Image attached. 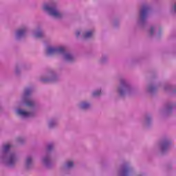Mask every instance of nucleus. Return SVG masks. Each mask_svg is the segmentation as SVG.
<instances>
[{"instance_id":"1","label":"nucleus","mask_w":176,"mask_h":176,"mask_svg":"<svg viewBox=\"0 0 176 176\" xmlns=\"http://www.w3.org/2000/svg\"><path fill=\"white\" fill-rule=\"evenodd\" d=\"M43 9L44 10L49 12L50 14L53 16V17H55V19H61L63 16V14L58 11L56 7H50L49 5L46 4L44 6Z\"/></svg>"},{"instance_id":"2","label":"nucleus","mask_w":176,"mask_h":176,"mask_svg":"<svg viewBox=\"0 0 176 176\" xmlns=\"http://www.w3.org/2000/svg\"><path fill=\"white\" fill-rule=\"evenodd\" d=\"M65 52V49L64 47H60L58 48L50 47L47 50V54H54L55 53H57V54H63Z\"/></svg>"},{"instance_id":"3","label":"nucleus","mask_w":176,"mask_h":176,"mask_svg":"<svg viewBox=\"0 0 176 176\" xmlns=\"http://www.w3.org/2000/svg\"><path fill=\"white\" fill-rule=\"evenodd\" d=\"M18 115H21V116H23V118H30L31 116V113H28L22 109L17 110Z\"/></svg>"},{"instance_id":"4","label":"nucleus","mask_w":176,"mask_h":176,"mask_svg":"<svg viewBox=\"0 0 176 176\" xmlns=\"http://www.w3.org/2000/svg\"><path fill=\"white\" fill-rule=\"evenodd\" d=\"M146 13H148V7L144 6L140 11V17L145 19L146 17Z\"/></svg>"},{"instance_id":"5","label":"nucleus","mask_w":176,"mask_h":176,"mask_svg":"<svg viewBox=\"0 0 176 176\" xmlns=\"http://www.w3.org/2000/svg\"><path fill=\"white\" fill-rule=\"evenodd\" d=\"M16 162V157L14 155H11L9 158L8 164L12 166Z\"/></svg>"},{"instance_id":"6","label":"nucleus","mask_w":176,"mask_h":176,"mask_svg":"<svg viewBox=\"0 0 176 176\" xmlns=\"http://www.w3.org/2000/svg\"><path fill=\"white\" fill-rule=\"evenodd\" d=\"M65 58L66 61H72L74 60V56L69 54H66L65 55Z\"/></svg>"},{"instance_id":"7","label":"nucleus","mask_w":176,"mask_h":176,"mask_svg":"<svg viewBox=\"0 0 176 176\" xmlns=\"http://www.w3.org/2000/svg\"><path fill=\"white\" fill-rule=\"evenodd\" d=\"M24 34H25V29H22V30H18L16 35L17 36L20 37V36H23Z\"/></svg>"},{"instance_id":"8","label":"nucleus","mask_w":176,"mask_h":176,"mask_svg":"<svg viewBox=\"0 0 176 176\" xmlns=\"http://www.w3.org/2000/svg\"><path fill=\"white\" fill-rule=\"evenodd\" d=\"M93 36V32H87L84 34V38H91Z\"/></svg>"},{"instance_id":"9","label":"nucleus","mask_w":176,"mask_h":176,"mask_svg":"<svg viewBox=\"0 0 176 176\" xmlns=\"http://www.w3.org/2000/svg\"><path fill=\"white\" fill-rule=\"evenodd\" d=\"M89 107H90V104H89L88 103H86V102H82L81 104L82 109H86L89 108Z\"/></svg>"},{"instance_id":"10","label":"nucleus","mask_w":176,"mask_h":176,"mask_svg":"<svg viewBox=\"0 0 176 176\" xmlns=\"http://www.w3.org/2000/svg\"><path fill=\"white\" fill-rule=\"evenodd\" d=\"M66 167L67 168H71V167H74V162L72 161H69L66 164Z\"/></svg>"},{"instance_id":"11","label":"nucleus","mask_w":176,"mask_h":176,"mask_svg":"<svg viewBox=\"0 0 176 176\" xmlns=\"http://www.w3.org/2000/svg\"><path fill=\"white\" fill-rule=\"evenodd\" d=\"M12 146H10V144H6L3 146V151L4 152H8V151H9V149H10Z\"/></svg>"},{"instance_id":"12","label":"nucleus","mask_w":176,"mask_h":176,"mask_svg":"<svg viewBox=\"0 0 176 176\" xmlns=\"http://www.w3.org/2000/svg\"><path fill=\"white\" fill-rule=\"evenodd\" d=\"M31 163H32V159H31V157H28L26 160V165L30 166Z\"/></svg>"},{"instance_id":"13","label":"nucleus","mask_w":176,"mask_h":176,"mask_svg":"<svg viewBox=\"0 0 176 176\" xmlns=\"http://www.w3.org/2000/svg\"><path fill=\"white\" fill-rule=\"evenodd\" d=\"M26 105L28 107H32V105H34V102H32V100H27Z\"/></svg>"},{"instance_id":"14","label":"nucleus","mask_w":176,"mask_h":176,"mask_svg":"<svg viewBox=\"0 0 176 176\" xmlns=\"http://www.w3.org/2000/svg\"><path fill=\"white\" fill-rule=\"evenodd\" d=\"M43 34L42 33V32H38L36 34V38H41L43 36Z\"/></svg>"},{"instance_id":"15","label":"nucleus","mask_w":176,"mask_h":176,"mask_svg":"<svg viewBox=\"0 0 176 176\" xmlns=\"http://www.w3.org/2000/svg\"><path fill=\"white\" fill-rule=\"evenodd\" d=\"M100 94H101V91H97L94 92L93 96L94 97L97 96H100Z\"/></svg>"},{"instance_id":"16","label":"nucleus","mask_w":176,"mask_h":176,"mask_svg":"<svg viewBox=\"0 0 176 176\" xmlns=\"http://www.w3.org/2000/svg\"><path fill=\"white\" fill-rule=\"evenodd\" d=\"M53 149V144H50L47 146V151H52Z\"/></svg>"},{"instance_id":"17","label":"nucleus","mask_w":176,"mask_h":176,"mask_svg":"<svg viewBox=\"0 0 176 176\" xmlns=\"http://www.w3.org/2000/svg\"><path fill=\"white\" fill-rule=\"evenodd\" d=\"M153 31H155V29L153 28H151V30H150L151 35H152L153 34Z\"/></svg>"},{"instance_id":"18","label":"nucleus","mask_w":176,"mask_h":176,"mask_svg":"<svg viewBox=\"0 0 176 176\" xmlns=\"http://www.w3.org/2000/svg\"><path fill=\"white\" fill-rule=\"evenodd\" d=\"M31 93V91H30V89H28L25 91V96H28V94Z\"/></svg>"},{"instance_id":"19","label":"nucleus","mask_w":176,"mask_h":176,"mask_svg":"<svg viewBox=\"0 0 176 176\" xmlns=\"http://www.w3.org/2000/svg\"><path fill=\"white\" fill-rule=\"evenodd\" d=\"M76 36H79V35H80V32H77L76 33Z\"/></svg>"},{"instance_id":"20","label":"nucleus","mask_w":176,"mask_h":176,"mask_svg":"<svg viewBox=\"0 0 176 176\" xmlns=\"http://www.w3.org/2000/svg\"><path fill=\"white\" fill-rule=\"evenodd\" d=\"M44 163H47V159L46 158L44 159Z\"/></svg>"},{"instance_id":"21","label":"nucleus","mask_w":176,"mask_h":176,"mask_svg":"<svg viewBox=\"0 0 176 176\" xmlns=\"http://www.w3.org/2000/svg\"><path fill=\"white\" fill-rule=\"evenodd\" d=\"M174 10H176V5L173 7Z\"/></svg>"},{"instance_id":"22","label":"nucleus","mask_w":176,"mask_h":176,"mask_svg":"<svg viewBox=\"0 0 176 176\" xmlns=\"http://www.w3.org/2000/svg\"><path fill=\"white\" fill-rule=\"evenodd\" d=\"M120 94H122V91H120Z\"/></svg>"},{"instance_id":"23","label":"nucleus","mask_w":176,"mask_h":176,"mask_svg":"<svg viewBox=\"0 0 176 176\" xmlns=\"http://www.w3.org/2000/svg\"><path fill=\"white\" fill-rule=\"evenodd\" d=\"M50 127H52V124H50Z\"/></svg>"},{"instance_id":"24","label":"nucleus","mask_w":176,"mask_h":176,"mask_svg":"<svg viewBox=\"0 0 176 176\" xmlns=\"http://www.w3.org/2000/svg\"><path fill=\"white\" fill-rule=\"evenodd\" d=\"M124 173H126V170H124Z\"/></svg>"},{"instance_id":"25","label":"nucleus","mask_w":176,"mask_h":176,"mask_svg":"<svg viewBox=\"0 0 176 176\" xmlns=\"http://www.w3.org/2000/svg\"><path fill=\"white\" fill-rule=\"evenodd\" d=\"M165 145H166V144H165ZM165 145H164V147Z\"/></svg>"}]
</instances>
